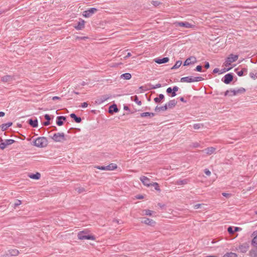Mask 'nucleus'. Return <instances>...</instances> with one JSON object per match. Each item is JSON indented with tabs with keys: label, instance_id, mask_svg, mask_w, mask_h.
<instances>
[{
	"label": "nucleus",
	"instance_id": "nucleus-48",
	"mask_svg": "<svg viewBox=\"0 0 257 257\" xmlns=\"http://www.w3.org/2000/svg\"><path fill=\"white\" fill-rule=\"evenodd\" d=\"M197 71L201 72L202 71V66L200 65H198L196 67L195 69Z\"/></svg>",
	"mask_w": 257,
	"mask_h": 257
},
{
	"label": "nucleus",
	"instance_id": "nucleus-36",
	"mask_svg": "<svg viewBox=\"0 0 257 257\" xmlns=\"http://www.w3.org/2000/svg\"><path fill=\"white\" fill-rule=\"evenodd\" d=\"M182 64L181 61H177L175 64L172 67V69L178 68Z\"/></svg>",
	"mask_w": 257,
	"mask_h": 257
},
{
	"label": "nucleus",
	"instance_id": "nucleus-47",
	"mask_svg": "<svg viewBox=\"0 0 257 257\" xmlns=\"http://www.w3.org/2000/svg\"><path fill=\"white\" fill-rule=\"evenodd\" d=\"M161 87V85L160 83L157 84L155 86H153L152 89H156Z\"/></svg>",
	"mask_w": 257,
	"mask_h": 257
},
{
	"label": "nucleus",
	"instance_id": "nucleus-7",
	"mask_svg": "<svg viewBox=\"0 0 257 257\" xmlns=\"http://www.w3.org/2000/svg\"><path fill=\"white\" fill-rule=\"evenodd\" d=\"M94 167L101 170L112 171L116 169L117 166L116 164L111 163L106 166H96Z\"/></svg>",
	"mask_w": 257,
	"mask_h": 257
},
{
	"label": "nucleus",
	"instance_id": "nucleus-1",
	"mask_svg": "<svg viewBox=\"0 0 257 257\" xmlns=\"http://www.w3.org/2000/svg\"><path fill=\"white\" fill-rule=\"evenodd\" d=\"M48 144L47 139L45 137H39L34 142V145L39 148H44Z\"/></svg>",
	"mask_w": 257,
	"mask_h": 257
},
{
	"label": "nucleus",
	"instance_id": "nucleus-62",
	"mask_svg": "<svg viewBox=\"0 0 257 257\" xmlns=\"http://www.w3.org/2000/svg\"><path fill=\"white\" fill-rule=\"evenodd\" d=\"M172 94H171V96L172 97H174L176 95V92L175 91H172V92H171Z\"/></svg>",
	"mask_w": 257,
	"mask_h": 257
},
{
	"label": "nucleus",
	"instance_id": "nucleus-9",
	"mask_svg": "<svg viewBox=\"0 0 257 257\" xmlns=\"http://www.w3.org/2000/svg\"><path fill=\"white\" fill-rule=\"evenodd\" d=\"M174 25L176 27L179 26V27H185L186 28H191L194 27V26L193 25L191 24L190 23H189L188 22H176L174 23Z\"/></svg>",
	"mask_w": 257,
	"mask_h": 257
},
{
	"label": "nucleus",
	"instance_id": "nucleus-61",
	"mask_svg": "<svg viewBox=\"0 0 257 257\" xmlns=\"http://www.w3.org/2000/svg\"><path fill=\"white\" fill-rule=\"evenodd\" d=\"M209 63L208 62H206L205 65V68L206 69H208L209 68Z\"/></svg>",
	"mask_w": 257,
	"mask_h": 257
},
{
	"label": "nucleus",
	"instance_id": "nucleus-32",
	"mask_svg": "<svg viewBox=\"0 0 257 257\" xmlns=\"http://www.w3.org/2000/svg\"><path fill=\"white\" fill-rule=\"evenodd\" d=\"M164 98V95L162 94H160L158 97L154 98V101L156 103H159L160 101Z\"/></svg>",
	"mask_w": 257,
	"mask_h": 257
},
{
	"label": "nucleus",
	"instance_id": "nucleus-18",
	"mask_svg": "<svg viewBox=\"0 0 257 257\" xmlns=\"http://www.w3.org/2000/svg\"><path fill=\"white\" fill-rule=\"evenodd\" d=\"M169 59L168 57H164L162 59H155V62L158 64H163L167 63L169 61Z\"/></svg>",
	"mask_w": 257,
	"mask_h": 257
},
{
	"label": "nucleus",
	"instance_id": "nucleus-26",
	"mask_svg": "<svg viewBox=\"0 0 257 257\" xmlns=\"http://www.w3.org/2000/svg\"><path fill=\"white\" fill-rule=\"evenodd\" d=\"M154 116V113L152 112H143L141 114V117H152Z\"/></svg>",
	"mask_w": 257,
	"mask_h": 257
},
{
	"label": "nucleus",
	"instance_id": "nucleus-10",
	"mask_svg": "<svg viewBox=\"0 0 257 257\" xmlns=\"http://www.w3.org/2000/svg\"><path fill=\"white\" fill-rule=\"evenodd\" d=\"M97 12V9L95 8H90V9L85 11L83 13V16L85 18H89L93 14Z\"/></svg>",
	"mask_w": 257,
	"mask_h": 257
},
{
	"label": "nucleus",
	"instance_id": "nucleus-24",
	"mask_svg": "<svg viewBox=\"0 0 257 257\" xmlns=\"http://www.w3.org/2000/svg\"><path fill=\"white\" fill-rule=\"evenodd\" d=\"M28 176L30 178L35 180H38L41 177V174L38 172L36 173L35 174H29Z\"/></svg>",
	"mask_w": 257,
	"mask_h": 257
},
{
	"label": "nucleus",
	"instance_id": "nucleus-13",
	"mask_svg": "<svg viewBox=\"0 0 257 257\" xmlns=\"http://www.w3.org/2000/svg\"><path fill=\"white\" fill-rule=\"evenodd\" d=\"M140 180L142 183L147 187H150L152 186V182L146 176H142L140 177Z\"/></svg>",
	"mask_w": 257,
	"mask_h": 257
},
{
	"label": "nucleus",
	"instance_id": "nucleus-30",
	"mask_svg": "<svg viewBox=\"0 0 257 257\" xmlns=\"http://www.w3.org/2000/svg\"><path fill=\"white\" fill-rule=\"evenodd\" d=\"M131 77H132L131 74L128 73L122 74L120 76L121 78H123V79H126V80L130 79L131 78Z\"/></svg>",
	"mask_w": 257,
	"mask_h": 257
},
{
	"label": "nucleus",
	"instance_id": "nucleus-59",
	"mask_svg": "<svg viewBox=\"0 0 257 257\" xmlns=\"http://www.w3.org/2000/svg\"><path fill=\"white\" fill-rule=\"evenodd\" d=\"M219 72V69L218 68H215L213 71V72L214 73H218Z\"/></svg>",
	"mask_w": 257,
	"mask_h": 257
},
{
	"label": "nucleus",
	"instance_id": "nucleus-49",
	"mask_svg": "<svg viewBox=\"0 0 257 257\" xmlns=\"http://www.w3.org/2000/svg\"><path fill=\"white\" fill-rule=\"evenodd\" d=\"M222 194L223 196L226 197L227 198H229L231 196V195L230 194L226 193H222Z\"/></svg>",
	"mask_w": 257,
	"mask_h": 257
},
{
	"label": "nucleus",
	"instance_id": "nucleus-39",
	"mask_svg": "<svg viewBox=\"0 0 257 257\" xmlns=\"http://www.w3.org/2000/svg\"><path fill=\"white\" fill-rule=\"evenodd\" d=\"M151 186H153L155 188V189L157 191H160V189L159 184L157 183H156V182L152 183Z\"/></svg>",
	"mask_w": 257,
	"mask_h": 257
},
{
	"label": "nucleus",
	"instance_id": "nucleus-54",
	"mask_svg": "<svg viewBox=\"0 0 257 257\" xmlns=\"http://www.w3.org/2000/svg\"><path fill=\"white\" fill-rule=\"evenodd\" d=\"M45 118L46 119H47L48 121H49L51 119L50 116L47 114L45 115Z\"/></svg>",
	"mask_w": 257,
	"mask_h": 257
},
{
	"label": "nucleus",
	"instance_id": "nucleus-34",
	"mask_svg": "<svg viewBox=\"0 0 257 257\" xmlns=\"http://www.w3.org/2000/svg\"><path fill=\"white\" fill-rule=\"evenodd\" d=\"M131 99H132V100L136 102V103H137L139 105H141L142 104L141 101L138 99V98L137 96H132Z\"/></svg>",
	"mask_w": 257,
	"mask_h": 257
},
{
	"label": "nucleus",
	"instance_id": "nucleus-46",
	"mask_svg": "<svg viewBox=\"0 0 257 257\" xmlns=\"http://www.w3.org/2000/svg\"><path fill=\"white\" fill-rule=\"evenodd\" d=\"M6 148V145L4 142L0 144V149L4 150Z\"/></svg>",
	"mask_w": 257,
	"mask_h": 257
},
{
	"label": "nucleus",
	"instance_id": "nucleus-19",
	"mask_svg": "<svg viewBox=\"0 0 257 257\" xmlns=\"http://www.w3.org/2000/svg\"><path fill=\"white\" fill-rule=\"evenodd\" d=\"M13 77L10 75H6L2 77V81L6 82L12 83Z\"/></svg>",
	"mask_w": 257,
	"mask_h": 257
},
{
	"label": "nucleus",
	"instance_id": "nucleus-33",
	"mask_svg": "<svg viewBox=\"0 0 257 257\" xmlns=\"http://www.w3.org/2000/svg\"><path fill=\"white\" fill-rule=\"evenodd\" d=\"M143 212H144L143 215H148V216H152L153 215V214L154 213V211L149 210V209L144 210Z\"/></svg>",
	"mask_w": 257,
	"mask_h": 257
},
{
	"label": "nucleus",
	"instance_id": "nucleus-29",
	"mask_svg": "<svg viewBox=\"0 0 257 257\" xmlns=\"http://www.w3.org/2000/svg\"><path fill=\"white\" fill-rule=\"evenodd\" d=\"M12 125V122H8L7 123H4L2 124L1 128L2 130L4 131L6 130L9 127L11 126Z\"/></svg>",
	"mask_w": 257,
	"mask_h": 257
},
{
	"label": "nucleus",
	"instance_id": "nucleus-8",
	"mask_svg": "<svg viewBox=\"0 0 257 257\" xmlns=\"http://www.w3.org/2000/svg\"><path fill=\"white\" fill-rule=\"evenodd\" d=\"M249 248V244L247 243L240 244L236 248V250L242 253L246 252Z\"/></svg>",
	"mask_w": 257,
	"mask_h": 257
},
{
	"label": "nucleus",
	"instance_id": "nucleus-43",
	"mask_svg": "<svg viewBox=\"0 0 257 257\" xmlns=\"http://www.w3.org/2000/svg\"><path fill=\"white\" fill-rule=\"evenodd\" d=\"M249 76L251 78L254 79L256 77L257 78V73H254L253 72H250L249 73Z\"/></svg>",
	"mask_w": 257,
	"mask_h": 257
},
{
	"label": "nucleus",
	"instance_id": "nucleus-4",
	"mask_svg": "<svg viewBox=\"0 0 257 257\" xmlns=\"http://www.w3.org/2000/svg\"><path fill=\"white\" fill-rule=\"evenodd\" d=\"M78 238L80 240L83 239H89L94 240L95 239V237L94 236L92 235H87L86 234V232L85 231H80L78 233Z\"/></svg>",
	"mask_w": 257,
	"mask_h": 257
},
{
	"label": "nucleus",
	"instance_id": "nucleus-60",
	"mask_svg": "<svg viewBox=\"0 0 257 257\" xmlns=\"http://www.w3.org/2000/svg\"><path fill=\"white\" fill-rule=\"evenodd\" d=\"M241 230V229L240 228L238 227H235L234 228V232H236V231H240Z\"/></svg>",
	"mask_w": 257,
	"mask_h": 257
},
{
	"label": "nucleus",
	"instance_id": "nucleus-45",
	"mask_svg": "<svg viewBox=\"0 0 257 257\" xmlns=\"http://www.w3.org/2000/svg\"><path fill=\"white\" fill-rule=\"evenodd\" d=\"M168 108L167 104H166L164 106H163L159 108L161 110L165 111Z\"/></svg>",
	"mask_w": 257,
	"mask_h": 257
},
{
	"label": "nucleus",
	"instance_id": "nucleus-56",
	"mask_svg": "<svg viewBox=\"0 0 257 257\" xmlns=\"http://www.w3.org/2000/svg\"><path fill=\"white\" fill-rule=\"evenodd\" d=\"M173 91L177 92L179 90V87L177 86H174L173 89Z\"/></svg>",
	"mask_w": 257,
	"mask_h": 257
},
{
	"label": "nucleus",
	"instance_id": "nucleus-31",
	"mask_svg": "<svg viewBox=\"0 0 257 257\" xmlns=\"http://www.w3.org/2000/svg\"><path fill=\"white\" fill-rule=\"evenodd\" d=\"M188 181H189L188 179L179 180L176 182V184L179 185H185V184H187L188 183Z\"/></svg>",
	"mask_w": 257,
	"mask_h": 257
},
{
	"label": "nucleus",
	"instance_id": "nucleus-44",
	"mask_svg": "<svg viewBox=\"0 0 257 257\" xmlns=\"http://www.w3.org/2000/svg\"><path fill=\"white\" fill-rule=\"evenodd\" d=\"M227 231L230 234H233L234 232V231L233 230V228L231 226H229L227 228Z\"/></svg>",
	"mask_w": 257,
	"mask_h": 257
},
{
	"label": "nucleus",
	"instance_id": "nucleus-17",
	"mask_svg": "<svg viewBox=\"0 0 257 257\" xmlns=\"http://www.w3.org/2000/svg\"><path fill=\"white\" fill-rule=\"evenodd\" d=\"M109 98V96L107 95H102L100 97H99L96 101V102L98 104H100L103 103L105 100H107Z\"/></svg>",
	"mask_w": 257,
	"mask_h": 257
},
{
	"label": "nucleus",
	"instance_id": "nucleus-57",
	"mask_svg": "<svg viewBox=\"0 0 257 257\" xmlns=\"http://www.w3.org/2000/svg\"><path fill=\"white\" fill-rule=\"evenodd\" d=\"M193 146L194 148H197V147H199L200 146V145L198 143H195L193 144Z\"/></svg>",
	"mask_w": 257,
	"mask_h": 257
},
{
	"label": "nucleus",
	"instance_id": "nucleus-23",
	"mask_svg": "<svg viewBox=\"0 0 257 257\" xmlns=\"http://www.w3.org/2000/svg\"><path fill=\"white\" fill-rule=\"evenodd\" d=\"M177 104V101L175 100H170L167 103H166L168 108H171L174 107Z\"/></svg>",
	"mask_w": 257,
	"mask_h": 257
},
{
	"label": "nucleus",
	"instance_id": "nucleus-25",
	"mask_svg": "<svg viewBox=\"0 0 257 257\" xmlns=\"http://www.w3.org/2000/svg\"><path fill=\"white\" fill-rule=\"evenodd\" d=\"M118 111V108L115 104L112 105L110 106L109 109V112L112 113L113 112H117Z\"/></svg>",
	"mask_w": 257,
	"mask_h": 257
},
{
	"label": "nucleus",
	"instance_id": "nucleus-55",
	"mask_svg": "<svg viewBox=\"0 0 257 257\" xmlns=\"http://www.w3.org/2000/svg\"><path fill=\"white\" fill-rule=\"evenodd\" d=\"M136 198L138 199H142L144 198V196H143L142 195H138L136 196Z\"/></svg>",
	"mask_w": 257,
	"mask_h": 257
},
{
	"label": "nucleus",
	"instance_id": "nucleus-63",
	"mask_svg": "<svg viewBox=\"0 0 257 257\" xmlns=\"http://www.w3.org/2000/svg\"><path fill=\"white\" fill-rule=\"evenodd\" d=\"M49 124H50V122L48 120L47 121H46V122H44V125L46 126V125H48Z\"/></svg>",
	"mask_w": 257,
	"mask_h": 257
},
{
	"label": "nucleus",
	"instance_id": "nucleus-53",
	"mask_svg": "<svg viewBox=\"0 0 257 257\" xmlns=\"http://www.w3.org/2000/svg\"><path fill=\"white\" fill-rule=\"evenodd\" d=\"M173 90L171 87H169L167 89L166 92L168 93H171L172 92Z\"/></svg>",
	"mask_w": 257,
	"mask_h": 257
},
{
	"label": "nucleus",
	"instance_id": "nucleus-40",
	"mask_svg": "<svg viewBox=\"0 0 257 257\" xmlns=\"http://www.w3.org/2000/svg\"><path fill=\"white\" fill-rule=\"evenodd\" d=\"M203 126V124L200 123H196L193 125V127L195 130L199 129L201 126Z\"/></svg>",
	"mask_w": 257,
	"mask_h": 257
},
{
	"label": "nucleus",
	"instance_id": "nucleus-41",
	"mask_svg": "<svg viewBox=\"0 0 257 257\" xmlns=\"http://www.w3.org/2000/svg\"><path fill=\"white\" fill-rule=\"evenodd\" d=\"M76 191H77L79 193H82L85 191V189L83 187H78L76 188Z\"/></svg>",
	"mask_w": 257,
	"mask_h": 257
},
{
	"label": "nucleus",
	"instance_id": "nucleus-28",
	"mask_svg": "<svg viewBox=\"0 0 257 257\" xmlns=\"http://www.w3.org/2000/svg\"><path fill=\"white\" fill-rule=\"evenodd\" d=\"M70 117L73 118L74 120L77 123H79L81 121V118L79 117H77L74 113H71L70 114Z\"/></svg>",
	"mask_w": 257,
	"mask_h": 257
},
{
	"label": "nucleus",
	"instance_id": "nucleus-14",
	"mask_svg": "<svg viewBox=\"0 0 257 257\" xmlns=\"http://www.w3.org/2000/svg\"><path fill=\"white\" fill-rule=\"evenodd\" d=\"M19 251L18 250L16 249H11L8 250V251L6 253V255L16 256L19 254Z\"/></svg>",
	"mask_w": 257,
	"mask_h": 257
},
{
	"label": "nucleus",
	"instance_id": "nucleus-27",
	"mask_svg": "<svg viewBox=\"0 0 257 257\" xmlns=\"http://www.w3.org/2000/svg\"><path fill=\"white\" fill-rule=\"evenodd\" d=\"M29 123L33 127H36L38 126V120L37 119L34 120L31 119L29 120Z\"/></svg>",
	"mask_w": 257,
	"mask_h": 257
},
{
	"label": "nucleus",
	"instance_id": "nucleus-6",
	"mask_svg": "<svg viewBox=\"0 0 257 257\" xmlns=\"http://www.w3.org/2000/svg\"><path fill=\"white\" fill-rule=\"evenodd\" d=\"M244 92H245V89H244L243 88H240L237 90L231 89V90H227L225 92L224 95L225 96L229 95L230 96H235L239 93H244Z\"/></svg>",
	"mask_w": 257,
	"mask_h": 257
},
{
	"label": "nucleus",
	"instance_id": "nucleus-51",
	"mask_svg": "<svg viewBox=\"0 0 257 257\" xmlns=\"http://www.w3.org/2000/svg\"><path fill=\"white\" fill-rule=\"evenodd\" d=\"M152 4L155 6H157L160 4V3L158 1H152Z\"/></svg>",
	"mask_w": 257,
	"mask_h": 257
},
{
	"label": "nucleus",
	"instance_id": "nucleus-37",
	"mask_svg": "<svg viewBox=\"0 0 257 257\" xmlns=\"http://www.w3.org/2000/svg\"><path fill=\"white\" fill-rule=\"evenodd\" d=\"M247 69L246 68H243L241 71L237 72V74L238 76H241L243 75L244 73H246Z\"/></svg>",
	"mask_w": 257,
	"mask_h": 257
},
{
	"label": "nucleus",
	"instance_id": "nucleus-58",
	"mask_svg": "<svg viewBox=\"0 0 257 257\" xmlns=\"http://www.w3.org/2000/svg\"><path fill=\"white\" fill-rule=\"evenodd\" d=\"M88 106V104L87 102H83L82 104V107H83V108H85L87 106Z\"/></svg>",
	"mask_w": 257,
	"mask_h": 257
},
{
	"label": "nucleus",
	"instance_id": "nucleus-20",
	"mask_svg": "<svg viewBox=\"0 0 257 257\" xmlns=\"http://www.w3.org/2000/svg\"><path fill=\"white\" fill-rule=\"evenodd\" d=\"M84 23L85 22L83 20L79 21L77 25L75 26V28L78 30H82L84 27Z\"/></svg>",
	"mask_w": 257,
	"mask_h": 257
},
{
	"label": "nucleus",
	"instance_id": "nucleus-12",
	"mask_svg": "<svg viewBox=\"0 0 257 257\" xmlns=\"http://www.w3.org/2000/svg\"><path fill=\"white\" fill-rule=\"evenodd\" d=\"M197 60L194 56H191L187 58L184 63V66H188L191 64H194L196 63Z\"/></svg>",
	"mask_w": 257,
	"mask_h": 257
},
{
	"label": "nucleus",
	"instance_id": "nucleus-50",
	"mask_svg": "<svg viewBox=\"0 0 257 257\" xmlns=\"http://www.w3.org/2000/svg\"><path fill=\"white\" fill-rule=\"evenodd\" d=\"M204 172L205 174L207 175V176H210L211 174V172L208 169H205Z\"/></svg>",
	"mask_w": 257,
	"mask_h": 257
},
{
	"label": "nucleus",
	"instance_id": "nucleus-5",
	"mask_svg": "<svg viewBox=\"0 0 257 257\" xmlns=\"http://www.w3.org/2000/svg\"><path fill=\"white\" fill-rule=\"evenodd\" d=\"M51 138L56 142H63L66 140L65 134L63 133H55Z\"/></svg>",
	"mask_w": 257,
	"mask_h": 257
},
{
	"label": "nucleus",
	"instance_id": "nucleus-22",
	"mask_svg": "<svg viewBox=\"0 0 257 257\" xmlns=\"http://www.w3.org/2000/svg\"><path fill=\"white\" fill-rule=\"evenodd\" d=\"M252 236H253V238L252 240V244L257 246V231H254Z\"/></svg>",
	"mask_w": 257,
	"mask_h": 257
},
{
	"label": "nucleus",
	"instance_id": "nucleus-3",
	"mask_svg": "<svg viewBox=\"0 0 257 257\" xmlns=\"http://www.w3.org/2000/svg\"><path fill=\"white\" fill-rule=\"evenodd\" d=\"M238 58V56L237 55L231 54L227 57L225 61L223 63V65L225 67L229 66L232 63L235 62Z\"/></svg>",
	"mask_w": 257,
	"mask_h": 257
},
{
	"label": "nucleus",
	"instance_id": "nucleus-35",
	"mask_svg": "<svg viewBox=\"0 0 257 257\" xmlns=\"http://www.w3.org/2000/svg\"><path fill=\"white\" fill-rule=\"evenodd\" d=\"M223 257H237L236 253L233 252H228L225 254Z\"/></svg>",
	"mask_w": 257,
	"mask_h": 257
},
{
	"label": "nucleus",
	"instance_id": "nucleus-2",
	"mask_svg": "<svg viewBox=\"0 0 257 257\" xmlns=\"http://www.w3.org/2000/svg\"><path fill=\"white\" fill-rule=\"evenodd\" d=\"M203 80L202 77H193V76H187L182 77L181 78L180 81L181 82H194L201 81Z\"/></svg>",
	"mask_w": 257,
	"mask_h": 257
},
{
	"label": "nucleus",
	"instance_id": "nucleus-21",
	"mask_svg": "<svg viewBox=\"0 0 257 257\" xmlns=\"http://www.w3.org/2000/svg\"><path fill=\"white\" fill-rule=\"evenodd\" d=\"M66 119V117L63 116H60L57 117V121L56 123L58 125L60 126L63 124V122L62 120H65Z\"/></svg>",
	"mask_w": 257,
	"mask_h": 257
},
{
	"label": "nucleus",
	"instance_id": "nucleus-15",
	"mask_svg": "<svg viewBox=\"0 0 257 257\" xmlns=\"http://www.w3.org/2000/svg\"><path fill=\"white\" fill-rule=\"evenodd\" d=\"M233 80V76L231 74H227L224 76L223 82L225 84H229Z\"/></svg>",
	"mask_w": 257,
	"mask_h": 257
},
{
	"label": "nucleus",
	"instance_id": "nucleus-52",
	"mask_svg": "<svg viewBox=\"0 0 257 257\" xmlns=\"http://www.w3.org/2000/svg\"><path fill=\"white\" fill-rule=\"evenodd\" d=\"M202 205V204H196V205H195L194 206V208L195 209H198V208H199L201 207V206Z\"/></svg>",
	"mask_w": 257,
	"mask_h": 257
},
{
	"label": "nucleus",
	"instance_id": "nucleus-16",
	"mask_svg": "<svg viewBox=\"0 0 257 257\" xmlns=\"http://www.w3.org/2000/svg\"><path fill=\"white\" fill-rule=\"evenodd\" d=\"M216 150V148L214 147H208L204 150H203L202 151L206 153L208 155H210L212 154H213Z\"/></svg>",
	"mask_w": 257,
	"mask_h": 257
},
{
	"label": "nucleus",
	"instance_id": "nucleus-64",
	"mask_svg": "<svg viewBox=\"0 0 257 257\" xmlns=\"http://www.w3.org/2000/svg\"><path fill=\"white\" fill-rule=\"evenodd\" d=\"M131 56V53H128L126 56L124 57L125 59L127 58L128 57H130Z\"/></svg>",
	"mask_w": 257,
	"mask_h": 257
},
{
	"label": "nucleus",
	"instance_id": "nucleus-11",
	"mask_svg": "<svg viewBox=\"0 0 257 257\" xmlns=\"http://www.w3.org/2000/svg\"><path fill=\"white\" fill-rule=\"evenodd\" d=\"M142 223H145L151 226H154L156 224V221L151 219L144 217L142 218Z\"/></svg>",
	"mask_w": 257,
	"mask_h": 257
},
{
	"label": "nucleus",
	"instance_id": "nucleus-42",
	"mask_svg": "<svg viewBox=\"0 0 257 257\" xmlns=\"http://www.w3.org/2000/svg\"><path fill=\"white\" fill-rule=\"evenodd\" d=\"M21 204V201L20 200H17L14 203V208H16L17 206Z\"/></svg>",
	"mask_w": 257,
	"mask_h": 257
},
{
	"label": "nucleus",
	"instance_id": "nucleus-38",
	"mask_svg": "<svg viewBox=\"0 0 257 257\" xmlns=\"http://www.w3.org/2000/svg\"><path fill=\"white\" fill-rule=\"evenodd\" d=\"M15 141L13 140L9 139V140H6L5 141V144L6 145V146H8L9 145H12L14 143Z\"/></svg>",
	"mask_w": 257,
	"mask_h": 257
}]
</instances>
